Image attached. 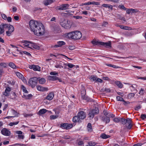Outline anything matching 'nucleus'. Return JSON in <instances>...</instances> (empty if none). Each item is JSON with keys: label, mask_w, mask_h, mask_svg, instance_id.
I'll return each instance as SVG.
<instances>
[{"label": "nucleus", "mask_w": 146, "mask_h": 146, "mask_svg": "<svg viewBox=\"0 0 146 146\" xmlns=\"http://www.w3.org/2000/svg\"><path fill=\"white\" fill-rule=\"evenodd\" d=\"M29 25L30 29L35 35L40 36L45 33L44 27L40 22L34 20H31L29 22Z\"/></svg>", "instance_id": "1"}, {"label": "nucleus", "mask_w": 146, "mask_h": 146, "mask_svg": "<svg viewBox=\"0 0 146 146\" xmlns=\"http://www.w3.org/2000/svg\"><path fill=\"white\" fill-rule=\"evenodd\" d=\"M1 133L3 135L8 136L11 134V132L8 129L4 128L2 129L1 131Z\"/></svg>", "instance_id": "10"}, {"label": "nucleus", "mask_w": 146, "mask_h": 146, "mask_svg": "<svg viewBox=\"0 0 146 146\" xmlns=\"http://www.w3.org/2000/svg\"><path fill=\"white\" fill-rule=\"evenodd\" d=\"M72 126V125L71 124L64 123L61 124L60 127L63 129H67L71 128Z\"/></svg>", "instance_id": "9"}, {"label": "nucleus", "mask_w": 146, "mask_h": 146, "mask_svg": "<svg viewBox=\"0 0 146 146\" xmlns=\"http://www.w3.org/2000/svg\"><path fill=\"white\" fill-rule=\"evenodd\" d=\"M118 7L120 9H123L125 10L127 9L123 5H119Z\"/></svg>", "instance_id": "49"}, {"label": "nucleus", "mask_w": 146, "mask_h": 146, "mask_svg": "<svg viewBox=\"0 0 146 146\" xmlns=\"http://www.w3.org/2000/svg\"><path fill=\"white\" fill-rule=\"evenodd\" d=\"M99 112V109L98 108L92 110H90L89 113V117L93 118L95 115L98 114Z\"/></svg>", "instance_id": "8"}, {"label": "nucleus", "mask_w": 146, "mask_h": 146, "mask_svg": "<svg viewBox=\"0 0 146 146\" xmlns=\"http://www.w3.org/2000/svg\"><path fill=\"white\" fill-rule=\"evenodd\" d=\"M130 87L132 88L133 89H131V92L135 91V93H136L137 92V90L135 88L133 85H132L130 86Z\"/></svg>", "instance_id": "40"}, {"label": "nucleus", "mask_w": 146, "mask_h": 146, "mask_svg": "<svg viewBox=\"0 0 146 146\" xmlns=\"http://www.w3.org/2000/svg\"><path fill=\"white\" fill-rule=\"evenodd\" d=\"M38 78V80L39 81V83L41 84H44L46 82L45 79L43 78H41L40 79V78Z\"/></svg>", "instance_id": "27"}, {"label": "nucleus", "mask_w": 146, "mask_h": 146, "mask_svg": "<svg viewBox=\"0 0 146 146\" xmlns=\"http://www.w3.org/2000/svg\"><path fill=\"white\" fill-rule=\"evenodd\" d=\"M58 117V116L56 115H51L50 116L51 119H55L57 118Z\"/></svg>", "instance_id": "48"}, {"label": "nucleus", "mask_w": 146, "mask_h": 146, "mask_svg": "<svg viewBox=\"0 0 146 146\" xmlns=\"http://www.w3.org/2000/svg\"><path fill=\"white\" fill-rule=\"evenodd\" d=\"M60 24L64 28L66 29H70L71 27V24L69 21H65V19H63L62 21L60 22Z\"/></svg>", "instance_id": "5"}, {"label": "nucleus", "mask_w": 146, "mask_h": 146, "mask_svg": "<svg viewBox=\"0 0 146 146\" xmlns=\"http://www.w3.org/2000/svg\"><path fill=\"white\" fill-rule=\"evenodd\" d=\"M19 122V121H18L16 122H10L9 125L11 126H12L14 125H16L18 124Z\"/></svg>", "instance_id": "37"}, {"label": "nucleus", "mask_w": 146, "mask_h": 146, "mask_svg": "<svg viewBox=\"0 0 146 146\" xmlns=\"http://www.w3.org/2000/svg\"><path fill=\"white\" fill-rule=\"evenodd\" d=\"M18 137L19 139H23L24 138V136L22 134L18 135Z\"/></svg>", "instance_id": "52"}, {"label": "nucleus", "mask_w": 146, "mask_h": 146, "mask_svg": "<svg viewBox=\"0 0 146 146\" xmlns=\"http://www.w3.org/2000/svg\"><path fill=\"white\" fill-rule=\"evenodd\" d=\"M11 89L10 87H7L5 91L3 93V95L5 96H8L10 94V92Z\"/></svg>", "instance_id": "16"}, {"label": "nucleus", "mask_w": 146, "mask_h": 146, "mask_svg": "<svg viewBox=\"0 0 146 146\" xmlns=\"http://www.w3.org/2000/svg\"><path fill=\"white\" fill-rule=\"evenodd\" d=\"M0 67L3 68H6V64L5 63H0Z\"/></svg>", "instance_id": "45"}, {"label": "nucleus", "mask_w": 146, "mask_h": 146, "mask_svg": "<svg viewBox=\"0 0 146 146\" xmlns=\"http://www.w3.org/2000/svg\"><path fill=\"white\" fill-rule=\"evenodd\" d=\"M8 27V24L1 25H0V35L2 34L4 32V29Z\"/></svg>", "instance_id": "13"}, {"label": "nucleus", "mask_w": 146, "mask_h": 146, "mask_svg": "<svg viewBox=\"0 0 146 146\" xmlns=\"http://www.w3.org/2000/svg\"><path fill=\"white\" fill-rule=\"evenodd\" d=\"M131 14H132L133 13H135L136 12H137L138 11L137 9H131Z\"/></svg>", "instance_id": "50"}, {"label": "nucleus", "mask_w": 146, "mask_h": 146, "mask_svg": "<svg viewBox=\"0 0 146 146\" xmlns=\"http://www.w3.org/2000/svg\"><path fill=\"white\" fill-rule=\"evenodd\" d=\"M12 33V32H10L9 31H8L6 32V34L8 36H10Z\"/></svg>", "instance_id": "60"}, {"label": "nucleus", "mask_w": 146, "mask_h": 146, "mask_svg": "<svg viewBox=\"0 0 146 146\" xmlns=\"http://www.w3.org/2000/svg\"><path fill=\"white\" fill-rule=\"evenodd\" d=\"M54 96V93L52 92H50L46 97V99L49 100H51L53 98Z\"/></svg>", "instance_id": "23"}, {"label": "nucleus", "mask_w": 146, "mask_h": 146, "mask_svg": "<svg viewBox=\"0 0 146 146\" xmlns=\"http://www.w3.org/2000/svg\"><path fill=\"white\" fill-rule=\"evenodd\" d=\"M66 36L69 38L74 39H78L81 37L82 34L80 31H76L67 33Z\"/></svg>", "instance_id": "3"}, {"label": "nucleus", "mask_w": 146, "mask_h": 146, "mask_svg": "<svg viewBox=\"0 0 146 146\" xmlns=\"http://www.w3.org/2000/svg\"><path fill=\"white\" fill-rule=\"evenodd\" d=\"M100 45L103 46L106 48L111 47V41H109L108 42H100Z\"/></svg>", "instance_id": "17"}, {"label": "nucleus", "mask_w": 146, "mask_h": 146, "mask_svg": "<svg viewBox=\"0 0 146 146\" xmlns=\"http://www.w3.org/2000/svg\"><path fill=\"white\" fill-rule=\"evenodd\" d=\"M1 16L2 18L4 20H6L7 18V16L4 14H1Z\"/></svg>", "instance_id": "57"}, {"label": "nucleus", "mask_w": 146, "mask_h": 146, "mask_svg": "<svg viewBox=\"0 0 146 146\" xmlns=\"http://www.w3.org/2000/svg\"><path fill=\"white\" fill-rule=\"evenodd\" d=\"M86 117V113L84 112L81 111L79 112L77 115L74 116L72 119L73 121L74 122H80V119H83Z\"/></svg>", "instance_id": "4"}, {"label": "nucleus", "mask_w": 146, "mask_h": 146, "mask_svg": "<svg viewBox=\"0 0 146 146\" xmlns=\"http://www.w3.org/2000/svg\"><path fill=\"white\" fill-rule=\"evenodd\" d=\"M8 28V31L11 32H13L14 30V27L12 25H8V27H7Z\"/></svg>", "instance_id": "36"}, {"label": "nucleus", "mask_w": 146, "mask_h": 146, "mask_svg": "<svg viewBox=\"0 0 146 146\" xmlns=\"http://www.w3.org/2000/svg\"><path fill=\"white\" fill-rule=\"evenodd\" d=\"M101 42L96 41L94 40H93L92 42V43L93 44L96 45H100V42Z\"/></svg>", "instance_id": "43"}, {"label": "nucleus", "mask_w": 146, "mask_h": 146, "mask_svg": "<svg viewBox=\"0 0 146 146\" xmlns=\"http://www.w3.org/2000/svg\"><path fill=\"white\" fill-rule=\"evenodd\" d=\"M117 100L119 101H124L123 98L120 96H117L116 97Z\"/></svg>", "instance_id": "42"}, {"label": "nucleus", "mask_w": 146, "mask_h": 146, "mask_svg": "<svg viewBox=\"0 0 146 146\" xmlns=\"http://www.w3.org/2000/svg\"><path fill=\"white\" fill-rule=\"evenodd\" d=\"M47 110L44 109L40 110L39 111V113L41 114H44L46 112Z\"/></svg>", "instance_id": "35"}, {"label": "nucleus", "mask_w": 146, "mask_h": 146, "mask_svg": "<svg viewBox=\"0 0 146 146\" xmlns=\"http://www.w3.org/2000/svg\"><path fill=\"white\" fill-rule=\"evenodd\" d=\"M140 117L142 120H144L145 118H146V115L145 114H142L141 115Z\"/></svg>", "instance_id": "51"}, {"label": "nucleus", "mask_w": 146, "mask_h": 146, "mask_svg": "<svg viewBox=\"0 0 146 146\" xmlns=\"http://www.w3.org/2000/svg\"><path fill=\"white\" fill-rule=\"evenodd\" d=\"M37 89L38 91L41 92L47 91L48 88L46 87H43L40 86H37Z\"/></svg>", "instance_id": "18"}, {"label": "nucleus", "mask_w": 146, "mask_h": 146, "mask_svg": "<svg viewBox=\"0 0 146 146\" xmlns=\"http://www.w3.org/2000/svg\"><path fill=\"white\" fill-rule=\"evenodd\" d=\"M144 93V89L141 88L139 92V94L140 95H143Z\"/></svg>", "instance_id": "41"}, {"label": "nucleus", "mask_w": 146, "mask_h": 146, "mask_svg": "<svg viewBox=\"0 0 146 146\" xmlns=\"http://www.w3.org/2000/svg\"><path fill=\"white\" fill-rule=\"evenodd\" d=\"M87 129L89 131L91 132L92 131V124L90 123H89L87 125Z\"/></svg>", "instance_id": "32"}, {"label": "nucleus", "mask_w": 146, "mask_h": 146, "mask_svg": "<svg viewBox=\"0 0 146 146\" xmlns=\"http://www.w3.org/2000/svg\"><path fill=\"white\" fill-rule=\"evenodd\" d=\"M33 114H27L26 113L24 114V116L25 117H31L33 116Z\"/></svg>", "instance_id": "53"}, {"label": "nucleus", "mask_w": 146, "mask_h": 146, "mask_svg": "<svg viewBox=\"0 0 146 146\" xmlns=\"http://www.w3.org/2000/svg\"><path fill=\"white\" fill-rule=\"evenodd\" d=\"M86 92L85 90H83L81 92V98L87 101L89 100V98L86 95Z\"/></svg>", "instance_id": "14"}, {"label": "nucleus", "mask_w": 146, "mask_h": 146, "mask_svg": "<svg viewBox=\"0 0 146 146\" xmlns=\"http://www.w3.org/2000/svg\"><path fill=\"white\" fill-rule=\"evenodd\" d=\"M102 80L100 78H97L96 81V82H98L100 83H102Z\"/></svg>", "instance_id": "64"}, {"label": "nucleus", "mask_w": 146, "mask_h": 146, "mask_svg": "<svg viewBox=\"0 0 146 146\" xmlns=\"http://www.w3.org/2000/svg\"><path fill=\"white\" fill-rule=\"evenodd\" d=\"M69 5L68 4H63L58 6L57 8L59 10H66L68 8Z\"/></svg>", "instance_id": "12"}, {"label": "nucleus", "mask_w": 146, "mask_h": 146, "mask_svg": "<svg viewBox=\"0 0 146 146\" xmlns=\"http://www.w3.org/2000/svg\"><path fill=\"white\" fill-rule=\"evenodd\" d=\"M66 65H67L70 68H73L75 65L71 63L66 64Z\"/></svg>", "instance_id": "46"}, {"label": "nucleus", "mask_w": 146, "mask_h": 146, "mask_svg": "<svg viewBox=\"0 0 146 146\" xmlns=\"http://www.w3.org/2000/svg\"><path fill=\"white\" fill-rule=\"evenodd\" d=\"M129 118H127L125 119L123 118H120L119 122L122 125H124L127 123L128 119H130Z\"/></svg>", "instance_id": "22"}, {"label": "nucleus", "mask_w": 146, "mask_h": 146, "mask_svg": "<svg viewBox=\"0 0 146 146\" xmlns=\"http://www.w3.org/2000/svg\"><path fill=\"white\" fill-rule=\"evenodd\" d=\"M110 136L108 135H107L104 133L102 134L101 135L100 137L103 139H106L110 137Z\"/></svg>", "instance_id": "31"}, {"label": "nucleus", "mask_w": 146, "mask_h": 146, "mask_svg": "<svg viewBox=\"0 0 146 146\" xmlns=\"http://www.w3.org/2000/svg\"><path fill=\"white\" fill-rule=\"evenodd\" d=\"M97 79V78L96 76H93L91 77V79L93 81H96Z\"/></svg>", "instance_id": "56"}, {"label": "nucleus", "mask_w": 146, "mask_h": 146, "mask_svg": "<svg viewBox=\"0 0 146 146\" xmlns=\"http://www.w3.org/2000/svg\"><path fill=\"white\" fill-rule=\"evenodd\" d=\"M50 74L51 75L55 76L57 75H58V73L57 72H50Z\"/></svg>", "instance_id": "55"}, {"label": "nucleus", "mask_w": 146, "mask_h": 146, "mask_svg": "<svg viewBox=\"0 0 146 146\" xmlns=\"http://www.w3.org/2000/svg\"><path fill=\"white\" fill-rule=\"evenodd\" d=\"M88 144L90 146H94L96 143L94 141H90L88 143Z\"/></svg>", "instance_id": "39"}, {"label": "nucleus", "mask_w": 146, "mask_h": 146, "mask_svg": "<svg viewBox=\"0 0 146 146\" xmlns=\"http://www.w3.org/2000/svg\"><path fill=\"white\" fill-rule=\"evenodd\" d=\"M119 26L121 29H123L128 30H130L131 29V28L129 27L125 26L122 25Z\"/></svg>", "instance_id": "34"}, {"label": "nucleus", "mask_w": 146, "mask_h": 146, "mask_svg": "<svg viewBox=\"0 0 146 146\" xmlns=\"http://www.w3.org/2000/svg\"><path fill=\"white\" fill-rule=\"evenodd\" d=\"M31 42V41H29L27 40H25L23 42L24 44H23V46L24 47H28V48H30Z\"/></svg>", "instance_id": "20"}, {"label": "nucleus", "mask_w": 146, "mask_h": 146, "mask_svg": "<svg viewBox=\"0 0 146 146\" xmlns=\"http://www.w3.org/2000/svg\"><path fill=\"white\" fill-rule=\"evenodd\" d=\"M21 89L22 90L23 92L26 93H27L28 92V91L26 90V88H25V87L23 85H22L21 86Z\"/></svg>", "instance_id": "38"}, {"label": "nucleus", "mask_w": 146, "mask_h": 146, "mask_svg": "<svg viewBox=\"0 0 146 146\" xmlns=\"http://www.w3.org/2000/svg\"><path fill=\"white\" fill-rule=\"evenodd\" d=\"M120 118H114L113 119V121L115 123H118L119 122Z\"/></svg>", "instance_id": "47"}, {"label": "nucleus", "mask_w": 146, "mask_h": 146, "mask_svg": "<svg viewBox=\"0 0 146 146\" xmlns=\"http://www.w3.org/2000/svg\"><path fill=\"white\" fill-rule=\"evenodd\" d=\"M29 68L30 69H32L35 71H40V67L38 65H30Z\"/></svg>", "instance_id": "11"}, {"label": "nucleus", "mask_w": 146, "mask_h": 146, "mask_svg": "<svg viewBox=\"0 0 146 146\" xmlns=\"http://www.w3.org/2000/svg\"><path fill=\"white\" fill-rule=\"evenodd\" d=\"M102 6L105 8H108L112 10L113 9V6L112 5L108 4H103Z\"/></svg>", "instance_id": "26"}, {"label": "nucleus", "mask_w": 146, "mask_h": 146, "mask_svg": "<svg viewBox=\"0 0 146 146\" xmlns=\"http://www.w3.org/2000/svg\"><path fill=\"white\" fill-rule=\"evenodd\" d=\"M66 64L64 62L60 61L58 64H57L55 65V66L56 68H63L64 66H63V65H66Z\"/></svg>", "instance_id": "21"}, {"label": "nucleus", "mask_w": 146, "mask_h": 146, "mask_svg": "<svg viewBox=\"0 0 146 146\" xmlns=\"http://www.w3.org/2000/svg\"><path fill=\"white\" fill-rule=\"evenodd\" d=\"M141 106L140 105L137 106L135 108V110L137 111H138L141 108Z\"/></svg>", "instance_id": "62"}, {"label": "nucleus", "mask_w": 146, "mask_h": 146, "mask_svg": "<svg viewBox=\"0 0 146 146\" xmlns=\"http://www.w3.org/2000/svg\"><path fill=\"white\" fill-rule=\"evenodd\" d=\"M73 17L75 18H76L77 19H82V17L79 16H74Z\"/></svg>", "instance_id": "61"}, {"label": "nucleus", "mask_w": 146, "mask_h": 146, "mask_svg": "<svg viewBox=\"0 0 146 146\" xmlns=\"http://www.w3.org/2000/svg\"><path fill=\"white\" fill-rule=\"evenodd\" d=\"M115 84L120 88H121L123 87V85L120 81H118L115 82Z\"/></svg>", "instance_id": "28"}, {"label": "nucleus", "mask_w": 146, "mask_h": 146, "mask_svg": "<svg viewBox=\"0 0 146 146\" xmlns=\"http://www.w3.org/2000/svg\"><path fill=\"white\" fill-rule=\"evenodd\" d=\"M7 21L8 22H11L12 18L11 17H8L7 18Z\"/></svg>", "instance_id": "63"}, {"label": "nucleus", "mask_w": 146, "mask_h": 146, "mask_svg": "<svg viewBox=\"0 0 146 146\" xmlns=\"http://www.w3.org/2000/svg\"><path fill=\"white\" fill-rule=\"evenodd\" d=\"M50 28L51 30L55 33H60L61 32L60 26L54 23H52Z\"/></svg>", "instance_id": "6"}, {"label": "nucleus", "mask_w": 146, "mask_h": 146, "mask_svg": "<svg viewBox=\"0 0 146 146\" xmlns=\"http://www.w3.org/2000/svg\"><path fill=\"white\" fill-rule=\"evenodd\" d=\"M75 48V47L74 46L70 45L68 47V48L69 50H72L74 49Z\"/></svg>", "instance_id": "54"}, {"label": "nucleus", "mask_w": 146, "mask_h": 146, "mask_svg": "<svg viewBox=\"0 0 146 146\" xmlns=\"http://www.w3.org/2000/svg\"><path fill=\"white\" fill-rule=\"evenodd\" d=\"M23 53L24 54H26L27 56H31V55L30 54V53L26 51H23Z\"/></svg>", "instance_id": "59"}, {"label": "nucleus", "mask_w": 146, "mask_h": 146, "mask_svg": "<svg viewBox=\"0 0 146 146\" xmlns=\"http://www.w3.org/2000/svg\"><path fill=\"white\" fill-rule=\"evenodd\" d=\"M108 24V23L107 22L104 21L102 24V26L104 27H106Z\"/></svg>", "instance_id": "58"}, {"label": "nucleus", "mask_w": 146, "mask_h": 146, "mask_svg": "<svg viewBox=\"0 0 146 146\" xmlns=\"http://www.w3.org/2000/svg\"><path fill=\"white\" fill-rule=\"evenodd\" d=\"M9 66L13 69H16L17 67L15 65L13 62H10L9 64Z\"/></svg>", "instance_id": "33"}, {"label": "nucleus", "mask_w": 146, "mask_h": 146, "mask_svg": "<svg viewBox=\"0 0 146 146\" xmlns=\"http://www.w3.org/2000/svg\"><path fill=\"white\" fill-rule=\"evenodd\" d=\"M38 79L36 77L31 78L29 80L28 83L29 86L32 88H34L36 85Z\"/></svg>", "instance_id": "7"}, {"label": "nucleus", "mask_w": 146, "mask_h": 146, "mask_svg": "<svg viewBox=\"0 0 146 146\" xmlns=\"http://www.w3.org/2000/svg\"><path fill=\"white\" fill-rule=\"evenodd\" d=\"M135 94L136 93H135V92H134V93H130L128 94V97L131 98L132 97H134Z\"/></svg>", "instance_id": "44"}, {"label": "nucleus", "mask_w": 146, "mask_h": 146, "mask_svg": "<svg viewBox=\"0 0 146 146\" xmlns=\"http://www.w3.org/2000/svg\"><path fill=\"white\" fill-rule=\"evenodd\" d=\"M127 121V123L128 125L126 126V127L127 129H130L132 127V121L131 118L128 119Z\"/></svg>", "instance_id": "19"}, {"label": "nucleus", "mask_w": 146, "mask_h": 146, "mask_svg": "<svg viewBox=\"0 0 146 146\" xmlns=\"http://www.w3.org/2000/svg\"><path fill=\"white\" fill-rule=\"evenodd\" d=\"M65 43L63 41H58L57 42V44L52 46V47L54 48L61 47L62 46L65 45Z\"/></svg>", "instance_id": "15"}, {"label": "nucleus", "mask_w": 146, "mask_h": 146, "mask_svg": "<svg viewBox=\"0 0 146 146\" xmlns=\"http://www.w3.org/2000/svg\"><path fill=\"white\" fill-rule=\"evenodd\" d=\"M48 78L49 80L52 81H55L58 79V77L56 76H49Z\"/></svg>", "instance_id": "30"}, {"label": "nucleus", "mask_w": 146, "mask_h": 146, "mask_svg": "<svg viewBox=\"0 0 146 146\" xmlns=\"http://www.w3.org/2000/svg\"><path fill=\"white\" fill-rule=\"evenodd\" d=\"M16 74L17 76L19 78L21 79L24 82L26 81L23 75L21 73L19 72H17Z\"/></svg>", "instance_id": "25"}, {"label": "nucleus", "mask_w": 146, "mask_h": 146, "mask_svg": "<svg viewBox=\"0 0 146 146\" xmlns=\"http://www.w3.org/2000/svg\"><path fill=\"white\" fill-rule=\"evenodd\" d=\"M53 0H46L44 1V4L45 5H48L52 3Z\"/></svg>", "instance_id": "29"}, {"label": "nucleus", "mask_w": 146, "mask_h": 146, "mask_svg": "<svg viewBox=\"0 0 146 146\" xmlns=\"http://www.w3.org/2000/svg\"><path fill=\"white\" fill-rule=\"evenodd\" d=\"M31 44L30 48H33L37 50H38L40 49L39 46L37 45L36 44L34 43L31 42Z\"/></svg>", "instance_id": "24"}, {"label": "nucleus", "mask_w": 146, "mask_h": 146, "mask_svg": "<svg viewBox=\"0 0 146 146\" xmlns=\"http://www.w3.org/2000/svg\"><path fill=\"white\" fill-rule=\"evenodd\" d=\"M103 113L105 115L101 118L102 121L105 122L106 124L109 123L110 121V118H113L115 117V115L110 112H108L104 110Z\"/></svg>", "instance_id": "2"}]
</instances>
